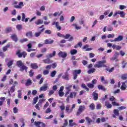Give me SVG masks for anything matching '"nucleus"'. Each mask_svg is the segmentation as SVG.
Segmentation results:
<instances>
[{
  "label": "nucleus",
  "mask_w": 127,
  "mask_h": 127,
  "mask_svg": "<svg viewBox=\"0 0 127 127\" xmlns=\"http://www.w3.org/2000/svg\"><path fill=\"white\" fill-rule=\"evenodd\" d=\"M16 65L20 68V71L23 72L25 70L26 72H27V67L24 65V64L22 63L21 61H18L16 62Z\"/></svg>",
  "instance_id": "1"
},
{
  "label": "nucleus",
  "mask_w": 127,
  "mask_h": 127,
  "mask_svg": "<svg viewBox=\"0 0 127 127\" xmlns=\"http://www.w3.org/2000/svg\"><path fill=\"white\" fill-rule=\"evenodd\" d=\"M107 63L106 60L100 61L97 62V64H95L94 66V68H102L103 67H107V65L105 64Z\"/></svg>",
  "instance_id": "2"
},
{
  "label": "nucleus",
  "mask_w": 127,
  "mask_h": 127,
  "mask_svg": "<svg viewBox=\"0 0 127 127\" xmlns=\"http://www.w3.org/2000/svg\"><path fill=\"white\" fill-rule=\"evenodd\" d=\"M85 110H86V107L84 105L79 106L76 114V116H80L81 114L85 111Z\"/></svg>",
  "instance_id": "3"
},
{
  "label": "nucleus",
  "mask_w": 127,
  "mask_h": 127,
  "mask_svg": "<svg viewBox=\"0 0 127 127\" xmlns=\"http://www.w3.org/2000/svg\"><path fill=\"white\" fill-rule=\"evenodd\" d=\"M34 125L37 127H46L45 124L40 122H35Z\"/></svg>",
  "instance_id": "4"
},
{
  "label": "nucleus",
  "mask_w": 127,
  "mask_h": 127,
  "mask_svg": "<svg viewBox=\"0 0 127 127\" xmlns=\"http://www.w3.org/2000/svg\"><path fill=\"white\" fill-rule=\"evenodd\" d=\"M63 38H64V39H68V41H72L74 38L73 37H71V35L69 34H67L65 35H64Z\"/></svg>",
  "instance_id": "5"
},
{
  "label": "nucleus",
  "mask_w": 127,
  "mask_h": 127,
  "mask_svg": "<svg viewBox=\"0 0 127 127\" xmlns=\"http://www.w3.org/2000/svg\"><path fill=\"white\" fill-rule=\"evenodd\" d=\"M48 89V84L46 83L40 88V92H45Z\"/></svg>",
  "instance_id": "6"
},
{
  "label": "nucleus",
  "mask_w": 127,
  "mask_h": 127,
  "mask_svg": "<svg viewBox=\"0 0 127 127\" xmlns=\"http://www.w3.org/2000/svg\"><path fill=\"white\" fill-rule=\"evenodd\" d=\"M58 55L60 57H62V58H66V57H67V53L66 52L61 51L59 53Z\"/></svg>",
  "instance_id": "7"
},
{
  "label": "nucleus",
  "mask_w": 127,
  "mask_h": 127,
  "mask_svg": "<svg viewBox=\"0 0 127 127\" xmlns=\"http://www.w3.org/2000/svg\"><path fill=\"white\" fill-rule=\"evenodd\" d=\"M23 6H24L23 2L21 1L19 3L18 5H15L14 6V7H15V8H18L19 9H21V8H22V7H23Z\"/></svg>",
  "instance_id": "8"
},
{
  "label": "nucleus",
  "mask_w": 127,
  "mask_h": 127,
  "mask_svg": "<svg viewBox=\"0 0 127 127\" xmlns=\"http://www.w3.org/2000/svg\"><path fill=\"white\" fill-rule=\"evenodd\" d=\"M44 30H45V28L42 29L41 30L39 31V32H38L35 33L34 35L35 37H39V36H40V35L42 32H43V31H44Z\"/></svg>",
  "instance_id": "9"
},
{
  "label": "nucleus",
  "mask_w": 127,
  "mask_h": 127,
  "mask_svg": "<svg viewBox=\"0 0 127 127\" xmlns=\"http://www.w3.org/2000/svg\"><path fill=\"white\" fill-rule=\"evenodd\" d=\"M92 96L93 97V99L94 101H98V99H99V94L96 92V91H94L92 93Z\"/></svg>",
  "instance_id": "10"
},
{
  "label": "nucleus",
  "mask_w": 127,
  "mask_h": 127,
  "mask_svg": "<svg viewBox=\"0 0 127 127\" xmlns=\"http://www.w3.org/2000/svg\"><path fill=\"white\" fill-rule=\"evenodd\" d=\"M126 83H127L125 81V82H122V85L120 87V89L122 90V91H125V90H127V84H126Z\"/></svg>",
  "instance_id": "11"
},
{
  "label": "nucleus",
  "mask_w": 127,
  "mask_h": 127,
  "mask_svg": "<svg viewBox=\"0 0 127 127\" xmlns=\"http://www.w3.org/2000/svg\"><path fill=\"white\" fill-rule=\"evenodd\" d=\"M105 105L107 109H112L113 105L110 103L108 101H106L105 102Z\"/></svg>",
  "instance_id": "12"
},
{
  "label": "nucleus",
  "mask_w": 127,
  "mask_h": 127,
  "mask_svg": "<svg viewBox=\"0 0 127 127\" xmlns=\"http://www.w3.org/2000/svg\"><path fill=\"white\" fill-rule=\"evenodd\" d=\"M62 78L66 81H69V73L67 72H65V75L62 76Z\"/></svg>",
  "instance_id": "13"
},
{
  "label": "nucleus",
  "mask_w": 127,
  "mask_h": 127,
  "mask_svg": "<svg viewBox=\"0 0 127 127\" xmlns=\"http://www.w3.org/2000/svg\"><path fill=\"white\" fill-rule=\"evenodd\" d=\"M69 97L70 99H73V98H76V97H77V92L75 91L70 92L69 94Z\"/></svg>",
  "instance_id": "14"
},
{
  "label": "nucleus",
  "mask_w": 127,
  "mask_h": 127,
  "mask_svg": "<svg viewBox=\"0 0 127 127\" xmlns=\"http://www.w3.org/2000/svg\"><path fill=\"white\" fill-rule=\"evenodd\" d=\"M82 49H86L85 51H91V50H93V48H89L88 45H86L84 46L82 48Z\"/></svg>",
  "instance_id": "15"
},
{
  "label": "nucleus",
  "mask_w": 127,
  "mask_h": 127,
  "mask_svg": "<svg viewBox=\"0 0 127 127\" xmlns=\"http://www.w3.org/2000/svg\"><path fill=\"white\" fill-rule=\"evenodd\" d=\"M123 39H124V37L122 35H120L117 38L114 39V41H115V42H117L118 41H122Z\"/></svg>",
  "instance_id": "16"
},
{
  "label": "nucleus",
  "mask_w": 127,
  "mask_h": 127,
  "mask_svg": "<svg viewBox=\"0 0 127 127\" xmlns=\"http://www.w3.org/2000/svg\"><path fill=\"white\" fill-rule=\"evenodd\" d=\"M56 55V51H54L53 54H50L46 56L47 58H52V57Z\"/></svg>",
  "instance_id": "17"
},
{
  "label": "nucleus",
  "mask_w": 127,
  "mask_h": 127,
  "mask_svg": "<svg viewBox=\"0 0 127 127\" xmlns=\"http://www.w3.org/2000/svg\"><path fill=\"white\" fill-rule=\"evenodd\" d=\"M32 84V81L30 80V79H28L26 81V82L25 83V86L27 87L28 86H30Z\"/></svg>",
  "instance_id": "18"
},
{
  "label": "nucleus",
  "mask_w": 127,
  "mask_h": 127,
  "mask_svg": "<svg viewBox=\"0 0 127 127\" xmlns=\"http://www.w3.org/2000/svg\"><path fill=\"white\" fill-rule=\"evenodd\" d=\"M98 88L99 90H102V91H104V92H106V91H107V89H106V88H105L104 86L102 85H99L98 86Z\"/></svg>",
  "instance_id": "19"
},
{
  "label": "nucleus",
  "mask_w": 127,
  "mask_h": 127,
  "mask_svg": "<svg viewBox=\"0 0 127 127\" xmlns=\"http://www.w3.org/2000/svg\"><path fill=\"white\" fill-rule=\"evenodd\" d=\"M54 42V40L50 41L48 39H46L44 41L45 44H52Z\"/></svg>",
  "instance_id": "20"
},
{
  "label": "nucleus",
  "mask_w": 127,
  "mask_h": 127,
  "mask_svg": "<svg viewBox=\"0 0 127 127\" xmlns=\"http://www.w3.org/2000/svg\"><path fill=\"white\" fill-rule=\"evenodd\" d=\"M11 38L12 39V40H13V41H15V42H17L18 39L16 35L14 34L11 36Z\"/></svg>",
  "instance_id": "21"
},
{
  "label": "nucleus",
  "mask_w": 127,
  "mask_h": 127,
  "mask_svg": "<svg viewBox=\"0 0 127 127\" xmlns=\"http://www.w3.org/2000/svg\"><path fill=\"white\" fill-rule=\"evenodd\" d=\"M118 14L120 15L121 17L125 18L126 15V13L123 11H118Z\"/></svg>",
  "instance_id": "22"
},
{
  "label": "nucleus",
  "mask_w": 127,
  "mask_h": 127,
  "mask_svg": "<svg viewBox=\"0 0 127 127\" xmlns=\"http://www.w3.org/2000/svg\"><path fill=\"white\" fill-rule=\"evenodd\" d=\"M73 122H74V120H69V127H73V126H76V123H73Z\"/></svg>",
  "instance_id": "23"
},
{
  "label": "nucleus",
  "mask_w": 127,
  "mask_h": 127,
  "mask_svg": "<svg viewBox=\"0 0 127 127\" xmlns=\"http://www.w3.org/2000/svg\"><path fill=\"white\" fill-rule=\"evenodd\" d=\"M16 55H17L19 58L22 57V53H20V50H18L16 53Z\"/></svg>",
  "instance_id": "24"
},
{
  "label": "nucleus",
  "mask_w": 127,
  "mask_h": 127,
  "mask_svg": "<svg viewBox=\"0 0 127 127\" xmlns=\"http://www.w3.org/2000/svg\"><path fill=\"white\" fill-rule=\"evenodd\" d=\"M101 80L102 83H103V84H108V83H109L108 82V80H105V77L104 76L101 77Z\"/></svg>",
  "instance_id": "25"
},
{
  "label": "nucleus",
  "mask_w": 127,
  "mask_h": 127,
  "mask_svg": "<svg viewBox=\"0 0 127 127\" xmlns=\"http://www.w3.org/2000/svg\"><path fill=\"white\" fill-rule=\"evenodd\" d=\"M43 62H44V63H45V64H50L51 63V62L50 61V59H49V58L43 60Z\"/></svg>",
  "instance_id": "26"
},
{
  "label": "nucleus",
  "mask_w": 127,
  "mask_h": 127,
  "mask_svg": "<svg viewBox=\"0 0 127 127\" xmlns=\"http://www.w3.org/2000/svg\"><path fill=\"white\" fill-rule=\"evenodd\" d=\"M31 67L32 68V69H37L38 68V66L37 65V64H31Z\"/></svg>",
  "instance_id": "27"
},
{
  "label": "nucleus",
  "mask_w": 127,
  "mask_h": 127,
  "mask_svg": "<svg viewBox=\"0 0 127 127\" xmlns=\"http://www.w3.org/2000/svg\"><path fill=\"white\" fill-rule=\"evenodd\" d=\"M35 24H37V25L42 24L43 23V20L41 19H38L36 22H35Z\"/></svg>",
  "instance_id": "28"
},
{
  "label": "nucleus",
  "mask_w": 127,
  "mask_h": 127,
  "mask_svg": "<svg viewBox=\"0 0 127 127\" xmlns=\"http://www.w3.org/2000/svg\"><path fill=\"white\" fill-rule=\"evenodd\" d=\"M0 106H2L3 105V102L5 100V97H0Z\"/></svg>",
  "instance_id": "29"
},
{
  "label": "nucleus",
  "mask_w": 127,
  "mask_h": 127,
  "mask_svg": "<svg viewBox=\"0 0 127 127\" xmlns=\"http://www.w3.org/2000/svg\"><path fill=\"white\" fill-rule=\"evenodd\" d=\"M87 86L90 89H93L94 88V87H95V85H94L93 84L91 83H87Z\"/></svg>",
  "instance_id": "30"
},
{
  "label": "nucleus",
  "mask_w": 127,
  "mask_h": 127,
  "mask_svg": "<svg viewBox=\"0 0 127 127\" xmlns=\"http://www.w3.org/2000/svg\"><path fill=\"white\" fill-rule=\"evenodd\" d=\"M16 28L18 30V31H20L22 29V25L18 24L16 26Z\"/></svg>",
  "instance_id": "31"
},
{
  "label": "nucleus",
  "mask_w": 127,
  "mask_h": 127,
  "mask_svg": "<svg viewBox=\"0 0 127 127\" xmlns=\"http://www.w3.org/2000/svg\"><path fill=\"white\" fill-rule=\"evenodd\" d=\"M56 27L59 30H61L62 28H61V26H60L59 22H56Z\"/></svg>",
  "instance_id": "32"
},
{
  "label": "nucleus",
  "mask_w": 127,
  "mask_h": 127,
  "mask_svg": "<svg viewBox=\"0 0 127 127\" xmlns=\"http://www.w3.org/2000/svg\"><path fill=\"white\" fill-rule=\"evenodd\" d=\"M114 114L115 115V116H120V112L119 111V110L118 109H115L113 111Z\"/></svg>",
  "instance_id": "33"
},
{
  "label": "nucleus",
  "mask_w": 127,
  "mask_h": 127,
  "mask_svg": "<svg viewBox=\"0 0 127 127\" xmlns=\"http://www.w3.org/2000/svg\"><path fill=\"white\" fill-rule=\"evenodd\" d=\"M77 50L73 49L70 51V54L71 55H75V54H77Z\"/></svg>",
  "instance_id": "34"
},
{
  "label": "nucleus",
  "mask_w": 127,
  "mask_h": 127,
  "mask_svg": "<svg viewBox=\"0 0 127 127\" xmlns=\"http://www.w3.org/2000/svg\"><path fill=\"white\" fill-rule=\"evenodd\" d=\"M110 60H111V61H115V62H119V60L118 59V57H112L110 59Z\"/></svg>",
  "instance_id": "35"
},
{
  "label": "nucleus",
  "mask_w": 127,
  "mask_h": 127,
  "mask_svg": "<svg viewBox=\"0 0 127 127\" xmlns=\"http://www.w3.org/2000/svg\"><path fill=\"white\" fill-rule=\"evenodd\" d=\"M85 120L88 124H91V123H93V120H92V119L89 117H86Z\"/></svg>",
  "instance_id": "36"
},
{
  "label": "nucleus",
  "mask_w": 127,
  "mask_h": 127,
  "mask_svg": "<svg viewBox=\"0 0 127 127\" xmlns=\"http://www.w3.org/2000/svg\"><path fill=\"white\" fill-rule=\"evenodd\" d=\"M94 72H96V69L91 68L87 71V73H88V74H92V73H94Z\"/></svg>",
  "instance_id": "37"
},
{
  "label": "nucleus",
  "mask_w": 127,
  "mask_h": 127,
  "mask_svg": "<svg viewBox=\"0 0 127 127\" xmlns=\"http://www.w3.org/2000/svg\"><path fill=\"white\" fill-rule=\"evenodd\" d=\"M56 73H57V71H56V70H53L51 73V77H52V78L55 77V75H56Z\"/></svg>",
  "instance_id": "38"
},
{
  "label": "nucleus",
  "mask_w": 127,
  "mask_h": 127,
  "mask_svg": "<svg viewBox=\"0 0 127 127\" xmlns=\"http://www.w3.org/2000/svg\"><path fill=\"white\" fill-rule=\"evenodd\" d=\"M89 109L92 110V111H94L95 110V104L94 103H92L89 105Z\"/></svg>",
  "instance_id": "39"
},
{
  "label": "nucleus",
  "mask_w": 127,
  "mask_h": 127,
  "mask_svg": "<svg viewBox=\"0 0 127 127\" xmlns=\"http://www.w3.org/2000/svg\"><path fill=\"white\" fill-rule=\"evenodd\" d=\"M121 79H122V80H127V74L125 73L123 74L121 76Z\"/></svg>",
  "instance_id": "40"
},
{
  "label": "nucleus",
  "mask_w": 127,
  "mask_h": 127,
  "mask_svg": "<svg viewBox=\"0 0 127 127\" xmlns=\"http://www.w3.org/2000/svg\"><path fill=\"white\" fill-rule=\"evenodd\" d=\"M112 104L113 106H117V107H120V104H119V103L116 102V100L114 101V102H113L112 103Z\"/></svg>",
  "instance_id": "41"
},
{
  "label": "nucleus",
  "mask_w": 127,
  "mask_h": 127,
  "mask_svg": "<svg viewBox=\"0 0 127 127\" xmlns=\"http://www.w3.org/2000/svg\"><path fill=\"white\" fill-rule=\"evenodd\" d=\"M119 8L121 10H123V9H125V8H127V6L124 5H119Z\"/></svg>",
  "instance_id": "42"
},
{
  "label": "nucleus",
  "mask_w": 127,
  "mask_h": 127,
  "mask_svg": "<svg viewBox=\"0 0 127 127\" xmlns=\"http://www.w3.org/2000/svg\"><path fill=\"white\" fill-rule=\"evenodd\" d=\"M72 26H75V29H76L77 30H78V29H81V28H82L81 27L78 26L76 24H73Z\"/></svg>",
  "instance_id": "43"
},
{
  "label": "nucleus",
  "mask_w": 127,
  "mask_h": 127,
  "mask_svg": "<svg viewBox=\"0 0 127 127\" xmlns=\"http://www.w3.org/2000/svg\"><path fill=\"white\" fill-rule=\"evenodd\" d=\"M5 30L6 33H9V32H10L11 31V27L6 28Z\"/></svg>",
  "instance_id": "44"
},
{
  "label": "nucleus",
  "mask_w": 127,
  "mask_h": 127,
  "mask_svg": "<svg viewBox=\"0 0 127 127\" xmlns=\"http://www.w3.org/2000/svg\"><path fill=\"white\" fill-rule=\"evenodd\" d=\"M26 36L28 37H32V32H28L26 33Z\"/></svg>",
  "instance_id": "45"
},
{
  "label": "nucleus",
  "mask_w": 127,
  "mask_h": 127,
  "mask_svg": "<svg viewBox=\"0 0 127 127\" xmlns=\"http://www.w3.org/2000/svg\"><path fill=\"white\" fill-rule=\"evenodd\" d=\"M13 64V61H10L7 63V65L8 67H10V66H11Z\"/></svg>",
  "instance_id": "46"
},
{
  "label": "nucleus",
  "mask_w": 127,
  "mask_h": 127,
  "mask_svg": "<svg viewBox=\"0 0 127 127\" xmlns=\"http://www.w3.org/2000/svg\"><path fill=\"white\" fill-rule=\"evenodd\" d=\"M114 70H115V67H112L111 69H109L108 68L106 69V70L108 71L109 73H112V72H113Z\"/></svg>",
  "instance_id": "47"
},
{
  "label": "nucleus",
  "mask_w": 127,
  "mask_h": 127,
  "mask_svg": "<svg viewBox=\"0 0 127 127\" xmlns=\"http://www.w3.org/2000/svg\"><path fill=\"white\" fill-rule=\"evenodd\" d=\"M74 73H75V74H81V69H78V70H73Z\"/></svg>",
  "instance_id": "48"
},
{
  "label": "nucleus",
  "mask_w": 127,
  "mask_h": 127,
  "mask_svg": "<svg viewBox=\"0 0 127 127\" xmlns=\"http://www.w3.org/2000/svg\"><path fill=\"white\" fill-rule=\"evenodd\" d=\"M125 109H127V107L124 106H122L118 107V110H119V111H122V110H125Z\"/></svg>",
  "instance_id": "49"
},
{
  "label": "nucleus",
  "mask_w": 127,
  "mask_h": 127,
  "mask_svg": "<svg viewBox=\"0 0 127 127\" xmlns=\"http://www.w3.org/2000/svg\"><path fill=\"white\" fill-rule=\"evenodd\" d=\"M11 93H13L14 91H15V85L12 86L10 90Z\"/></svg>",
  "instance_id": "50"
},
{
  "label": "nucleus",
  "mask_w": 127,
  "mask_h": 127,
  "mask_svg": "<svg viewBox=\"0 0 127 127\" xmlns=\"http://www.w3.org/2000/svg\"><path fill=\"white\" fill-rule=\"evenodd\" d=\"M43 75H48L49 74V70H45L43 71Z\"/></svg>",
  "instance_id": "51"
},
{
  "label": "nucleus",
  "mask_w": 127,
  "mask_h": 127,
  "mask_svg": "<svg viewBox=\"0 0 127 127\" xmlns=\"http://www.w3.org/2000/svg\"><path fill=\"white\" fill-rule=\"evenodd\" d=\"M18 98H19V99H21V90H18Z\"/></svg>",
  "instance_id": "52"
},
{
  "label": "nucleus",
  "mask_w": 127,
  "mask_h": 127,
  "mask_svg": "<svg viewBox=\"0 0 127 127\" xmlns=\"http://www.w3.org/2000/svg\"><path fill=\"white\" fill-rule=\"evenodd\" d=\"M45 33H46V34H51L52 33V32L50 30H46L45 31Z\"/></svg>",
  "instance_id": "53"
},
{
  "label": "nucleus",
  "mask_w": 127,
  "mask_h": 127,
  "mask_svg": "<svg viewBox=\"0 0 127 127\" xmlns=\"http://www.w3.org/2000/svg\"><path fill=\"white\" fill-rule=\"evenodd\" d=\"M107 37L108 38H114V37H115V35L109 34L107 35Z\"/></svg>",
  "instance_id": "54"
},
{
  "label": "nucleus",
  "mask_w": 127,
  "mask_h": 127,
  "mask_svg": "<svg viewBox=\"0 0 127 127\" xmlns=\"http://www.w3.org/2000/svg\"><path fill=\"white\" fill-rule=\"evenodd\" d=\"M102 108V105L101 104H98L96 106V109L97 110H101Z\"/></svg>",
  "instance_id": "55"
},
{
  "label": "nucleus",
  "mask_w": 127,
  "mask_h": 127,
  "mask_svg": "<svg viewBox=\"0 0 127 127\" xmlns=\"http://www.w3.org/2000/svg\"><path fill=\"white\" fill-rule=\"evenodd\" d=\"M25 19V14L24 13H22V21H24V20Z\"/></svg>",
  "instance_id": "56"
},
{
  "label": "nucleus",
  "mask_w": 127,
  "mask_h": 127,
  "mask_svg": "<svg viewBox=\"0 0 127 127\" xmlns=\"http://www.w3.org/2000/svg\"><path fill=\"white\" fill-rule=\"evenodd\" d=\"M38 100V96L36 97L35 98H34V102H33V104H36V103H37V101Z\"/></svg>",
  "instance_id": "57"
},
{
  "label": "nucleus",
  "mask_w": 127,
  "mask_h": 127,
  "mask_svg": "<svg viewBox=\"0 0 127 127\" xmlns=\"http://www.w3.org/2000/svg\"><path fill=\"white\" fill-rule=\"evenodd\" d=\"M13 113L14 114H17V112H18V109L16 107H14L13 109Z\"/></svg>",
  "instance_id": "58"
},
{
  "label": "nucleus",
  "mask_w": 127,
  "mask_h": 127,
  "mask_svg": "<svg viewBox=\"0 0 127 127\" xmlns=\"http://www.w3.org/2000/svg\"><path fill=\"white\" fill-rule=\"evenodd\" d=\"M26 41H28V39L26 38L20 40V42H21V43H23V42H26Z\"/></svg>",
  "instance_id": "59"
},
{
  "label": "nucleus",
  "mask_w": 127,
  "mask_h": 127,
  "mask_svg": "<svg viewBox=\"0 0 127 127\" xmlns=\"http://www.w3.org/2000/svg\"><path fill=\"white\" fill-rule=\"evenodd\" d=\"M69 108H70V106H69V105H67L65 107V111H66L68 113L71 112V111L69 112V111H70Z\"/></svg>",
  "instance_id": "60"
},
{
  "label": "nucleus",
  "mask_w": 127,
  "mask_h": 127,
  "mask_svg": "<svg viewBox=\"0 0 127 127\" xmlns=\"http://www.w3.org/2000/svg\"><path fill=\"white\" fill-rule=\"evenodd\" d=\"M109 101H111L112 103L113 102H115V101H116V98H115V97L114 96H112L110 99H109Z\"/></svg>",
  "instance_id": "61"
},
{
  "label": "nucleus",
  "mask_w": 127,
  "mask_h": 127,
  "mask_svg": "<svg viewBox=\"0 0 127 127\" xmlns=\"http://www.w3.org/2000/svg\"><path fill=\"white\" fill-rule=\"evenodd\" d=\"M59 95L60 97H63L64 96V92L63 91H59Z\"/></svg>",
  "instance_id": "62"
},
{
  "label": "nucleus",
  "mask_w": 127,
  "mask_h": 127,
  "mask_svg": "<svg viewBox=\"0 0 127 127\" xmlns=\"http://www.w3.org/2000/svg\"><path fill=\"white\" fill-rule=\"evenodd\" d=\"M107 29L108 31H113V30L114 29L113 28V27H112V26H109L107 28Z\"/></svg>",
  "instance_id": "63"
},
{
  "label": "nucleus",
  "mask_w": 127,
  "mask_h": 127,
  "mask_svg": "<svg viewBox=\"0 0 127 127\" xmlns=\"http://www.w3.org/2000/svg\"><path fill=\"white\" fill-rule=\"evenodd\" d=\"M117 21L115 20L112 23V24L114 25L115 27H118V24H117Z\"/></svg>",
  "instance_id": "64"
}]
</instances>
